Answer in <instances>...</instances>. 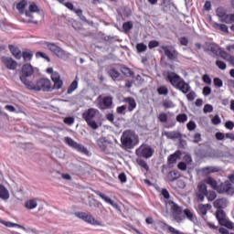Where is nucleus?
I'll return each instance as SVG.
<instances>
[{"label":"nucleus","instance_id":"57","mask_svg":"<svg viewBox=\"0 0 234 234\" xmlns=\"http://www.w3.org/2000/svg\"><path fill=\"white\" fill-rule=\"evenodd\" d=\"M214 85L215 87L220 89V87H223L224 82L219 78H214Z\"/></svg>","mask_w":234,"mask_h":234},{"label":"nucleus","instance_id":"2","mask_svg":"<svg viewBox=\"0 0 234 234\" xmlns=\"http://www.w3.org/2000/svg\"><path fill=\"white\" fill-rule=\"evenodd\" d=\"M100 114V111L95 108H89L82 113V118L86 122L87 125L96 131L98 129V123L96 122V118Z\"/></svg>","mask_w":234,"mask_h":234},{"label":"nucleus","instance_id":"49","mask_svg":"<svg viewBox=\"0 0 234 234\" xmlns=\"http://www.w3.org/2000/svg\"><path fill=\"white\" fill-rule=\"evenodd\" d=\"M222 120L220 119V116L218 114H216L212 119H211V123L213 125H220Z\"/></svg>","mask_w":234,"mask_h":234},{"label":"nucleus","instance_id":"28","mask_svg":"<svg viewBox=\"0 0 234 234\" xmlns=\"http://www.w3.org/2000/svg\"><path fill=\"white\" fill-rule=\"evenodd\" d=\"M25 207L27 209H36L37 207V199H28L25 202Z\"/></svg>","mask_w":234,"mask_h":234},{"label":"nucleus","instance_id":"18","mask_svg":"<svg viewBox=\"0 0 234 234\" xmlns=\"http://www.w3.org/2000/svg\"><path fill=\"white\" fill-rule=\"evenodd\" d=\"M180 176H182V174H180V172H178V170H172L167 173V175L165 176V182H168V184L176 182V180H178V178H180Z\"/></svg>","mask_w":234,"mask_h":234},{"label":"nucleus","instance_id":"42","mask_svg":"<svg viewBox=\"0 0 234 234\" xmlns=\"http://www.w3.org/2000/svg\"><path fill=\"white\" fill-rule=\"evenodd\" d=\"M136 50L139 54L142 52H145V50H147V45H145L144 43H138L136 45Z\"/></svg>","mask_w":234,"mask_h":234},{"label":"nucleus","instance_id":"8","mask_svg":"<svg viewBox=\"0 0 234 234\" xmlns=\"http://www.w3.org/2000/svg\"><path fill=\"white\" fill-rule=\"evenodd\" d=\"M216 218L220 226H224L225 228H228V229H233V222L226 218V212H224V210L217 209Z\"/></svg>","mask_w":234,"mask_h":234},{"label":"nucleus","instance_id":"4","mask_svg":"<svg viewBox=\"0 0 234 234\" xmlns=\"http://www.w3.org/2000/svg\"><path fill=\"white\" fill-rule=\"evenodd\" d=\"M44 45H46L49 52H52V54H55V56H57V58H59V59H69V58H70V53L65 51L59 46L56 45V43L44 42Z\"/></svg>","mask_w":234,"mask_h":234},{"label":"nucleus","instance_id":"13","mask_svg":"<svg viewBox=\"0 0 234 234\" xmlns=\"http://www.w3.org/2000/svg\"><path fill=\"white\" fill-rule=\"evenodd\" d=\"M183 79L180 77V75L173 72V71H167L166 72V81H169V83L174 87L175 89L177 87L178 83Z\"/></svg>","mask_w":234,"mask_h":234},{"label":"nucleus","instance_id":"6","mask_svg":"<svg viewBox=\"0 0 234 234\" xmlns=\"http://www.w3.org/2000/svg\"><path fill=\"white\" fill-rule=\"evenodd\" d=\"M166 204L170 207V211L174 220L180 224V222L186 218L182 214V207L178 206V204L175 203L173 200H168Z\"/></svg>","mask_w":234,"mask_h":234},{"label":"nucleus","instance_id":"9","mask_svg":"<svg viewBox=\"0 0 234 234\" xmlns=\"http://www.w3.org/2000/svg\"><path fill=\"white\" fill-rule=\"evenodd\" d=\"M76 217H78V218H80L81 220H84V222H87L88 224H91V226H101V222L95 219L94 216L87 212L76 213Z\"/></svg>","mask_w":234,"mask_h":234},{"label":"nucleus","instance_id":"27","mask_svg":"<svg viewBox=\"0 0 234 234\" xmlns=\"http://www.w3.org/2000/svg\"><path fill=\"white\" fill-rule=\"evenodd\" d=\"M197 209L200 215H207V211L211 209V205L210 204H199L197 206Z\"/></svg>","mask_w":234,"mask_h":234},{"label":"nucleus","instance_id":"55","mask_svg":"<svg viewBox=\"0 0 234 234\" xmlns=\"http://www.w3.org/2000/svg\"><path fill=\"white\" fill-rule=\"evenodd\" d=\"M73 12L82 20L85 21V16H83V10L81 9H73Z\"/></svg>","mask_w":234,"mask_h":234},{"label":"nucleus","instance_id":"52","mask_svg":"<svg viewBox=\"0 0 234 234\" xmlns=\"http://www.w3.org/2000/svg\"><path fill=\"white\" fill-rule=\"evenodd\" d=\"M29 12H37L39 13V7L37 6V5H36V3H32L29 5Z\"/></svg>","mask_w":234,"mask_h":234},{"label":"nucleus","instance_id":"36","mask_svg":"<svg viewBox=\"0 0 234 234\" xmlns=\"http://www.w3.org/2000/svg\"><path fill=\"white\" fill-rule=\"evenodd\" d=\"M159 96H167L169 94V89L166 86H160L157 88Z\"/></svg>","mask_w":234,"mask_h":234},{"label":"nucleus","instance_id":"7","mask_svg":"<svg viewBox=\"0 0 234 234\" xmlns=\"http://www.w3.org/2000/svg\"><path fill=\"white\" fill-rule=\"evenodd\" d=\"M64 142L65 144H67V145H69V147H71V149H75V151H78V153H81V154L89 155V150L87 149V147L74 141V139L70 137H65Z\"/></svg>","mask_w":234,"mask_h":234},{"label":"nucleus","instance_id":"16","mask_svg":"<svg viewBox=\"0 0 234 234\" xmlns=\"http://www.w3.org/2000/svg\"><path fill=\"white\" fill-rule=\"evenodd\" d=\"M51 80L54 83L52 89H56L57 90H59V89L63 87V80H61V75H59V72L53 73L51 75Z\"/></svg>","mask_w":234,"mask_h":234},{"label":"nucleus","instance_id":"11","mask_svg":"<svg viewBox=\"0 0 234 234\" xmlns=\"http://www.w3.org/2000/svg\"><path fill=\"white\" fill-rule=\"evenodd\" d=\"M206 195H207V186L204 182H199L197 184V191L196 193L197 201L204 202Z\"/></svg>","mask_w":234,"mask_h":234},{"label":"nucleus","instance_id":"37","mask_svg":"<svg viewBox=\"0 0 234 234\" xmlns=\"http://www.w3.org/2000/svg\"><path fill=\"white\" fill-rule=\"evenodd\" d=\"M205 197L207 198L208 202H213V200L217 198V192L209 190L207 192Z\"/></svg>","mask_w":234,"mask_h":234},{"label":"nucleus","instance_id":"61","mask_svg":"<svg viewBox=\"0 0 234 234\" xmlns=\"http://www.w3.org/2000/svg\"><path fill=\"white\" fill-rule=\"evenodd\" d=\"M215 138L216 140L222 141L224 138H226V134H224V133L218 132L215 133Z\"/></svg>","mask_w":234,"mask_h":234},{"label":"nucleus","instance_id":"63","mask_svg":"<svg viewBox=\"0 0 234 234\" xmlns=\"http://www.w3.org/2000/svg\"><path fill=\"white\" fill-rule=\"evenodd\" d=\"M163 1V11L165 12V8L171 6V0H162Z\"/></svg>","mask_w":234,"mask_h":234},{"label":"nucleus","instance_id":"40","mask_svg":"<svg viewBox=\"0 0 234 234\" xmlns=\"http://www.w3.org/2000/svg\"><path fill=\"white\" fill-rule=\"evenodd\" d=\"M164 109H175V103L171 100H165L163 101Z\"/></svg>","mask_w":234,"mask_h":234},{"label":"nucleus","instance_id":"1","mask_svg":"<svg viewBox=\"0 0 234 234\" xmlns=\"http://www.w3.org/2000/svg\"><path fill=\"white\" fill-rule=\"evenodd\" d=\"M138 142V135L133 130H125L121 136V144L125 149H133Z\"/></svg>","mask_w":234,"mask_h":234},{"label":"nucleus","instance_id":"3","mask_svg":"<svg viewBox=\"0 0 234 234\" xmlns=\"http://www.w3.org/2000/svg\"><path fill=\"white\" fill-rule=\"evenodd\" d=\"M28 90H42L43 92H52V82L48 79H39L37 83L32 82L27 86Z\"/></svg>","mask_w":234,"mask_h":234},{"label":"nucleus","instance_id":"41","mask_svg":"<svg viewBox=\"0 0 234 234\" xmlns=\"http://www.w3.org/2000/svg\"><path fill=\"white\" fill-rule=\"evenodd\" d=\"M186 120H187V114L186 113H180L176 116V122H178V123H186Z\"/></svg>","mask_w":234,"mask_h":234},{"label":"nucleus","instance_id":"60","mask_svg":"<svg viewBox=\"0 0 234 234\" xmlns=\"http://www.w3.org/2000/svg\"><path fill=\"white\" fill-rule=\"evenodd\" d=\"M203 112L207 114V112H213V106L211 104H206L203 109Z\"/></svg>","mask_w":234,"mask_h":234},{"label":"nucleus","instance_id":"50","mask_svg":"<svg viewBox=\"0 0 234 234\" xmlns=\"http://www.w3.org/2000/svg\"><path fill=\"white\" fill-rule=\"evenodd\" d=\"M121 72L124 75V76H133V71L131 70V69L127 68V67H122L121 68Z\"/></svg>","mask_w":234,"mask_h":234},{"label":"nucleus","instance_id":"31","mask_svg":"<svg viewBox=\"0 0 234 234\" xmlns=\"http://www.w3.org/2000/svg\"><path fill=\"white\" fill-rule=\"evenodd\" d=\"M108 75L110 76V78H112V80H118V78H120V72L114 69V68H110L108 70Z\"/></svg>","mask_w":234,"mask_h":234},{"label":"nucleus","instance_id":"14","mask_svg":"<svg viewBox=\"0 0 234 234\" xmlns=\"http://www.w3.org/2000/svg\"><path fill=\"white\" fill-rule=\"evenodd\" d=\"M162 50H164L165 55L170 59L171 61L176 59L178 58V51L173 48L171 46H161Z\"/></svg>","mask_w":234,"mask_h":234},{"label":"nucleus","instance_id":"62","mask_svg":"<svg viewBox=\"0 0 234 234\" xmlns=\"http://www.w3.org/2000/svg\"><path fill=\"white\" fill-rule=\"evenodd\" d=\"M226 129H229V131H233L234 128V122L232 121H227L225 122Z\"/></svg>","mask_w":234,"mask_h":234},{"label":"nucleus","instance_id":"10","mask_svg":"<svg viewBox=\"0 0 234 234\" xmlns=\"http://www.w3.org/2000/svg\"><path fill=\"white\" fill-rule=\"evenodd\" d=\"M101 96H99L98 98V103L97 107L101 111H105L107 109L112 108V96H105L102 99H101Z\"/></svg>","mask_w":234,"mask_h":234},{"label":"nucleus","instance_id":"5","mask_svg":"<svg viewBox=\"0 0 234 234\" xmlns=\"http://www.w3.org/2000/svg\"><path fill=\"white\" fill-rule=\"evenodd\" d=\"M31 76H34V67L30 64H24L20 71V80L26 85L27 89L32 83V81L28 80Z\"/></svg>","mask_w":234,"mask_h":234},{"label":"nucleus","instance_id":"47","mask_svg":"<svg viewBox=\"0 0 234 234\" xmlns=\"http://www.w3.org/2000/svg\"><path fill=\"white\" fill-rule=\"evenodd\" d=\"M36 58H43V59H46V61H48V63H50V58L48 56H47V54L37 51L36 53Z\"/></svg>","mask_w":234,"mask_h":234},{"label":"nucleus","instance_id":"53","mask_svg":"<svg viewBox=\"0 0 234 234\" xmlns=\"http://www.w3.org/2000/svg\"><path fill=\"white\" fill-rule=\"evenodd\" d=\"M216 27H218L221 32H225V34L229 32L226 24H216Z\"/></svg>","mask_w":234,"mask_h":234},{"label":"nucleus","instance_id":"26","mask_svg":"<svg viewBox=\"0 0 234 234\" xmlns=\"http://www.w3.org/2000/svg\"><path fill=\"white\" fill-rule=\"evenodd\" d=\"M205 184H207V186H210V187L212 189H214V191H217L218 187V182H217L215 180V178L208 176L205 179Z\"/></svg>","mask_w":234,"mask_h":234},{"label":"nucleus","instance_id":"25","mask_svg":"<svg viewBox=\"0 0 234 234\" xmlns=\"http://www.w3.org/2000/svg\"><path fill=\"white\" fill-rule=\"evenodd\" d=\"M125 103H128V111L129 112H133V110L136 109V101L133 97H127L124 99Z\"/></svg>","mask_w":234,"mask_h":234},{"label":"nucleus","instance_id":"44","mask_svg":"<svg viewBox=\"0 0 234 234\" xmlns=\"http://www.w3.org/2000/svg\"><path fill=\"white\" fill-rule=\"evenodd\" d=\"M168 116L167 113L165 112H162L158 115V120L159 122H161V123H167V120H168Z\"/></svg>","mask_w":234,"mask_h":234},{"label":"nucleus","instance_id":"34","mask_svg":"<svg viewBox=\"0 0 234 234\" xmlns=\"http://www.w3.org/2000/svg\"><path fill=\"white\" fill-rule=\"evenodd\" d=\"M22 58L24 61H31L32 58H34V53L32 51H23Z\"/></svg>","mask_w":234,"mask_h":234},{"label":"nucleus","instance_id":"48","mask_svg":"<svg viewBox=\"0 0 234 234\" xmlns=\"http://www.w3.org/2000/svg\"><path fill=\"white\" fill-rule=\"evenodd\" d=\"M216 67H218V69H220V70H226L228 66L226 65V62L222 60H216Z\"/></svg>","mask_w":234,"mask_h":234},{"label":"nucleus","instance_id":"32","mask_svg":"<svg viewBox=\"0 0 234 234\" xmlns=\"http://www.w3.org/2000/svg\"><path fill=\"white\" fill-rule=\"evenodd\" d=\"M183 212H184V215L186 217V218L190 220V222H195L197 218L195 217V214L191 212V209L186 208L184 209Z\"/></svg>","mask_w":234,"mask_h":234},{"label":"nucleus","instance_id":"46","mask_svg":"<svg viewBox=\"0 0 234 234\" xmlns=\"http://www.w3.org/2000/svg\"><path fill=\"white\" fill-rule=\"evenodd\" d=\"M137 164L138 165H140V167H143V169H145V171H149V165H147V162H145V160L139 159L137 160Z\"/></svg>","mask_w":234,"mask_h":234},{"label":"nucleus","instance_id":"58","mask_svg":"<svg viewBox=\"0 0 234 234\" xmlns=\"http://www.w3.org/2000/svg\"><path fill=\"white\" fill-rule=\"evenodd\" d=\"M186 128L188 131H195V129H197V123H195L193 121H190L187 122Z\"/></svg>","mask_w":234,"mask_h":234},{"label":"nucleus","instance_id":"29","mask_svg":"<svg viewBox=\"0 0 234 234\" xmlns=\"http://www.w3.org/2000/svg\"><path fill=\"white\" fill-rule=\"evenodd\" d=\"M25 16L26 17H29L28 19L25 20L24 23H27V24H33V25H37V20H34V15H32L31 11H25Z\"/></svg>","mask_w":234,"mask_h":234},{"label":"nucleus","instance_id":"30","mask_svg":"<svg viewBox=\"0 0 234 234\" xmlns=\"http://www.w3.org/2000/svg\"><path fill=\"white\" fill-rule=\"evenodd\" d=\"M180 158V152H176L168 156V164L169 165H173V164H176V161Z\"/></svg>","mask_w":234,"mask_h":234},{"label":"nucleus","instance_id":"17","mask_svg":"<svg viewBox=\"0 0 234 234\" xmlns=\"http://www.w3.org/2000/svg\"><path fill=\"white\" fill-rule=\"evenodd\" d=\"M231 183L229 181L223 182L220 185H218L217 193H219L220 195L226 193L227 195H229L231 193Z\"/></svg>","mask_w":234,"mask_h":234},{"label":"nucleus","instance_id":"56","mask_svg":"<svg viewBox=\"0 0 234 234\" xmlns=\"http://www.w3.org/2000/svg\"><path fill=\"white\" fill-rule=\"evenodd\" d=\"M205 169H206V171H207L209 173H219L220 172V168H218L217 166H207Z\"/></svg>","mask_w":234,"mask_h":234},{"label":"nucleus","instance_id":"64","mask_svg":"<svg viewBox=\"0 0 234 234\" xmlns=\"http://www.w3.org/2000/svg\"><path fill=\"white\" fill-rule=\"evenodd\" d=\"M64 123H66V125H72V123H74V117H66Z\"/></svg>","mask_w":234,"mask_h":234},{"label":"nucleus","instance_id":"23","mask_svg":"<svg viewBox=\"0 0 234 234\" xmlns=\"http://www.w3.org/2000/svg\"><path fill=\"white\" fill-rule=\"evenodd\" d=\"M165 136L168 140H180L182 138V133H180V132H176V131L165 132Z\"/></svg>","mask_w":234,"mask_h":234},{"label":"nucleus","instance_id":"45","mask_svg":"<svg viewBox=\"0 0 234 234\" xmlns=\"http://www.w3.org/2000/svg\"><path fill=\"white\" fill-rule=\"evenodd\" d=\"M122 28L124 32H129V30H133V22L128 21L122 24Z\"/></svg>","mask_w":234,"mask_h":234},{"label":"nucleus","instance_id":"20","mask_svg":"<svg viewBox=\"0 0 234 234\" xmlns=\"http://www.w3.org/2000/svg\"><path fill=\"white\" fill-rule=\"evenodd\" d=\"M2 61L9 70H16L17 69V62L12 58H3Z\"/></svg>","mask_w":234,"mask_h":234},{"label":"nucleus","instance_id":"19","mask_svg":"<svg viewBox=\"0 0 234 234\" xmlns=\"http://www.w3.org/2000/svg\"><path fill=\"white\" fill-rule=\"evenodd\" d=\"M95 195L100 197L107 204H110V206H112V207H114L115 209H118L120 207L118 203L114 202L112 199H111V197L105 196V194H103V193H101L100 191H95Z\"/></svg>","mask_w":234,"mask_h":234},{"label":"nucleus","instance_id":"54","mask_svg":"<svg viewBox=\"0 0 234 234\" xmlns=\"http://www.w3.org/2000/svg\"><path fill=\"white\" fill-rule=\"evenodd\" d=\"M125 111H127L126 105H122L116 108L117 114H125Z\"/></svg>","mask_w":234,"mask_h":234},{"label":"nucleus","instance_id":"59","mask_svg":"<svg viewBox=\"0 0 234 234\" xmlns=\"http://www.w3.org/2000/svg\"><path fill=\"white\" fill-rule=\"evenodd\" d=\"M197 98V93L195 91H188L186 94V99L188 101H193Z\"/></svg>","mask_w":234,"mask_h":234},{"label":"nucleus","instance_id":"39","mask_svg":"<svg viewBox=\"0 0 234 234\" xmlns=\"http://www.w3.org/2000/svg\"><path fill=\"white\" fill-rule=\"evenodd\" d=\"M27 7V1L26 0H22L21 2H19L16 5V8L19 10L20 14H24L25 13V8Z\"/></svg>","mask_w":234,"mask_h":234},{"label":"nucleus","instance_id":"38","mask_svg":"<svg viewBox=\"0 0 234 234\" xmlns=\"http://www.w3.org/2000/svg\"><path fill=\"white\" fill-rule=\"evenodd\" d=\"M76 89H78V80H73L71 82V84L69 86L67 93L72 94V92H74V90H76Z\"/></svg>","mask_w":234,"mask_h":234},{"label":"nucleus","instance_id":"22","mask_svg":"<svg viewBox=\"0 0 234 234\" xmlns=\"http://www.w3.org/2000/svg\"><path fill=\"white\" fill-rule=\"evenodd\" d=\"M213 206L216 209H224L228 207V200L226 198L216 199Z\"/></svg>","mask_w":234,"mask_h":234},{"label":"nucleus","instance_id":"21","mask_svg":"<svg viewBox=\"0 0 234 234\" xmlns=\"http://www.w3.org/2000/svg\"><path fill=\"white\" fill-rule=\"evenodd\" d=\"M177 90H180L183 94H187L191 90V86L189 83L186 82L184 79L178 83L177 87L176 88Z\"/></svg>","mask_w":234,"mask_h":234},{"label":"nucleus","instance_id":"51","mask_svg":"<svg viewBox=\"0 0 234 234\" xmlns=\"http://www.w3.org/2000/svg\"><path fill=\"white\" fill-rule=\"evenodd\" d=\"M156 47H160V42H158L156 40H151L148 43V48H150V49L156 48Z\"/></svg>","mask_w":234,"mask_h":234},{"label":"nucleus","instance_id":"35","mask_svg":"<svg viewBox=\"0 0 234 234\" xmlns=\"http://www.w3.org/2000/svg\"><path fill=\"white\" fill-rule=\"evenodd\" d=\"M1 198L2 200H8L10 198V193H8L5 186H1Z\"/></svg>","mask_w":234,"mask_h":234},{"label":"nucleus","instance_id":"15","mask_svg":"<svg viewBox=\"0 0 234 234\" xmlns=\"http://www.w3.org/2000/svg\"><path fill=\"white\" fill-rule=\"evenodd\" d=\"M205 52H211L214 56H218L220 46L215 42H206L204 47Z\"/></svg>","mask_w":234,"mask_h":234},{"label":"nucleus","instance_id":"24","mask_svg":"<svg viewBox=\"0 0 234 234\" xmlns=\"http://www.w3.org/2000/svg\"><path fill=\"white\" fill-rule=\"evenodd\" d=\"M8 48L16 59H21L23 53L20 48L12 45H9Z\"/></svg>","mask_w":234,"mask_h":234},{"label":"nucleus","instance_id":"43","mask_svg":"<svg viewBox=\"0 0 234 234\" xmlns=\"http://www.w3.org/2000/svg\"><path fill=\"white\" fill-rule=\"evenodd\" d=\"M218 54H219L220 58L222 59H224L225 61H228L229 59V58L231 57V55L229 53L226 52L225 50L219 49Z\"/></svg>","mask_w":234,"mask_h":234},{"label":"nucleus","instance_id":"12","mask_svg":"<svg viewBox=\"0 0 234 234\" xmlns=\"http://www.w3.org/2000/svg\"><path fill=\"white\" fill-rule=\"evenodd\" d=\"M136 153L139 156H143V158H151L154 154V150L150 145L144 144L140 146Z\"/></svg>","mask_w":234,"mask_h":234},{"label":"nucleus","instance_id":"33","mask_svg":"<svg viewBox=\"0 0 234 234\" xmlns=\"http://www.w3.org/2000/svg\"><path fill=\"white\" fill-rule=\"evenodd\" d=\"M1 224H4V226H6V228H19L20 229H25V227L22 225H19L17 223H12L10 221H1Z\"/></svg>","mask_w":234,"mask_h":234}]
</instances>
